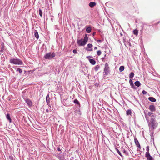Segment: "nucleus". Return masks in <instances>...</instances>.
<instances>
[{"mask_svg":"<svg viewBox=\"0 0 160 160\" xmlns=\"http://www.w3.org/2000/svg\"><path fill=\"white\" fill-rule=\"evenodd\" d=\"M152 113L151 112H148V116H150L151 115H152Z\"/></svg>","mask_w":160,"mask_h":160,"instance_id":"obj_36","label":"nucleus"},{"mask_svg":"<svg viewBox=\"0 0 160 160\" xmlns=\"http://www.w3.org/2000/svg\"><path fill=\"white\" fill-rule=\"evenodd\" d=\"M124 69V67L123 66H121L119 68V71L122 72L123 71Z\"/></svg>","mask_w":160,"mask_h":160,"instance_id":"obj_24","label":"nucleus"},{"mask_svg":"<svg viewBox=\"0 0 160 160\" xmlns=\"http://www.w3.org/2000/svg\"><path fill=\"white\" fill-rule=\"evenodd\" d=\"M92 45L91 44H88L87 45V47L86 48V49L87 51H91L92 50Z\"/></svg>","mask_w":160,"mask_h":160,"instance_id":"obj_8","label":"nucleus"},{"mask_svg":"<svg viewBox=\"0 0 160 160\" xmlns=\"http://www.w3.org/2000/svg\"><path fill=\"white\" fill-rule=\"evenodd\" d=\"M57 149L58 150L59 152H61V150H62V149H61L59 147H58Z\"/></svg>","mask_w":160,"mask_h":160,"instance_id":"obj_39","label":"nucleus"},{"mask_svg":"<svg viewBox=\"0 0 160 160\" xmlns=\"http://www.w3.org/2000/svg\"><path fill=\"white\" fill-rule=\"evenodd\" d=\"M134 142L136 146L140 144L138 140L136 138H134Z\"/></svg>","mask_w":160,"mask_h":160,"instance_id":"obj_25","label":"nucleus"},{"mask_svg":"<svg viewBox=\"0 0 160 160\" xmlns=\"http://www.w3.org/2000/svg\"><path fill=\"white\" fill-rule=\"evenodd\" d=\"M9 157L10 160H13V157L12 156H9Z\"/></svg>","mask_w":160,"mask_h":160,"instance_id":"obj_38","label":"nucleus"},{"mask_svg":"<svg viewBox=\"0 0 160 160\" xmlns=\"http://www.w3.org/2000/svg\"><path fill=\"white\" fill-rule=\"evenodd\" d=\"M11 63H13L14 64L18 65H22L23 64V62L22 61H10Z\"/></svg>","mask_w":160,"mask_h":160,"instance_id":"obj_5","label":"nucleus"},{"mask_svg":"<svg viewBox=\"0 0 160 160\" xmlns=\"http://www.w3.org/2000/svg\"><path fill=\"white\" fill-rule=\"evenodd\" d=\"M150 122L148 123L149 128H151L153 130L155 129L158 125L156 119L152 118L150 120Z\"/></svg>","mask_w":160,"mask_h":160,"instance_id":"obj_2","label":"nucleus"},{"mask_svg":"<svg viewBox=\"0 0 160 160\" xmlns=\"http://www.w3.org/2000/svg\"><path fill=\"white\" fill-rule=\"evenodd\" d=\"M46 112H49V110H48V109H47L46 110Z\"/></svg>","mask_w":160,"mask_h":160,"instance_id":"obj_43","label":"nucleus"},{"mask_svg":"<svg viewBox=\"0 0 160 160\" xmlns=\"http://www.w3.org/2000/svg\"><path fill=\"white\" fill-rule=\"evenodd\" d=\"M73 53H77V51L76 50H73Z\"/></svg>","mask_w":160,"mask_h":160,"instance_id":"obj_40","label":"nucleus"},{"mask_svg":"<svg viewBox=\"0 0 160 160\" xmlns=\"http://www.w3.org/2000/svg\"><path fill=\"white\" fill-rule=\"evenodd\" d=\"M145 156L147 158V160H154L153 158L150 155V153L145 154Z\"/></svg>","mask_w":160,"mask_h":160,"instance_id":"obj_7","label":"nucleus"},{"mask_svg":"<svg viewBox=\"0 0 160 160\" xmlns=\"http://www.w3.org/2000/svg\"><path fill=\"white\" fill-rule=\"evenodd\" d=\"M132 114L131 110L130 109L126 111V114L127 115H131Z\"/></svg>","mask_w":160,"mask_h":160,"instance_id":"obj_23","label":"nucleus"},{"mask_svg":"<svg viewBox=\"0 0 160 160\" xmlns=\"http://www.w3.org/2000/svg\"><path fill=\"white\" fill-rule=\"evenodd\" d=\"M151 139H153V141L154 140V138H151Z\"/></svg>","mask_w":160,"mask_h":160,"instance_id":"obj_51","label":"nucleus"},{"mask_svg":"<svg viewBox=\"0 0 160 160\" xmlns=\"http://www.w3.org/2000/svg\"><path fill=\"white\" fill-rule=\"evenodd\" d=\"M129 82L131 87L134 89H137V88H136L134 85L133 82L131 79L129 80Z\"/></svg>","mask_w":160,"mask_h":160,"instance_id":"obj_10","label":"nucleus"},{"mask_svg":"<svg viewBox=\"0 0 160 160\" xmlns=\"http://www.w3.org/2000/svg\"><path fill=\"white\" fill-rule=\"evenodd\" d=\"M143 62H144V61H142V63H143Z\"/></svg>","mask_w":160,"mask_h":160,"instance_id":"obj_50","label":"nucleus"},{"mask_svg":"<svg viewBox=\"0 0 160 160\" xmlns=\"http://www.w3.org/2000/svg\"><path fill=\"white\" fill-rule=\"evenodd\" d=\"M109 67L108 63H106L105 65V68H104V72L105 75L108 74L110 72L109 70Z\"/></svg>","mask_w":160,"mask_h":160,"instance_id":"obj_4","label":"nucleus"},{"mask_svg":"<svg viewBox=\"0 0 160 160\" xmlns=\"http://www.w3.org/2000/svg\"><path fill=\"white\" fill-rule=\"evenodd\" d=\"M6 117L7 119L9 120V122L11 123L12 122V120L11 118L10 114L9 113H8L6 115Z\"/></svg>","mask_w":160,"mask_h":160,"instance_id":"obj_14","label":"nucleus"},{"mask_svg":"<svg viewBox=\"0 0 160 160\" xmlns=\"http://www.w3.org/2000/svg\"><path fill=\"white\" fill-rule=\"evenodd\" d=\"M24 99L28 106L29 107H32V101L28 98H26Z\"/></svg>","mask_w":160,"mask_h":160,"instance_id":"obj_6","label":"nucleus"},{"mask_svg":"<svg viewBox=\"0 0 160 160\" xmlns=\"http://www.w3.org/2000/svg\"><path fill=\"white\" fill-rule=\"evenodd\" d=\"M148 100L152 102H155L156 101V99L153 97H149L148 98Z\"/></svg>","mask_w":160,"mask_h":160,"instance_id":"obj_15","label":"nucleus"},{"mask_svg":"<svg viewBox=\"0 0 160 160\" xmlns=\"http://www.w3.org/2000/svg\"><path fill=\"white\" fill-rule=\"evenodd\" d=\"M151 117H153L154 116L153 115H151L150 116Z\"/></svg>","mask_w":160,"mask_h":160,"instance_id":"obj_48","label":"nucleus"},{"mask_svg":"<svg viewBox=\"0 0 160 160\" xmlns=\"http://www.w3.org/2000/svg\"><path fill=\"white\" fill-rule=\"evenodd\" d=\"M34 36L36 38L38 39L39 38V35L38 32L36 30H35L34 32Z\"/></svg>","mask_w":160,"mask_h":160,"instance_id":"obj_21","label":"nucleus"},{"mask_svg":"<svg viewBox=\"0 0 160 160\" xmlns=\"http://www.w3.org/2000/svg\"><path fill=\"white\" fill-rule=\"evenodd\" d=\"M134 84L135 86L138 87H139L141 85V84L139 81H137L134 82Z\"/></svg>","mask_w":160,"mask_h":160,"instance_id":"obj_20","label":"nucleus"},{"mask_svg":"<svg viewBox=\"0 0 160 160\" xmlns=\"http://www.w3.org/2000/svg\"><path fill=\"white\" fill-rule=\"evenodd\" d=\"M16 72H18L20 74H22V69L20 68H18L16 69Z\"/></svg>","mask_w":160,"mask_h":160,"instance_id":"obj_26","label":"nucleus"},{"mask_svg":"<svg viewBox=\"0 0 160 160\" xmlns=\"http://www.w3.org/2000/svg\"><path fill=\"white\" fill-rule=\"evenodd\" d=\"M75 112L76 113H77L78 114L81 115L82 114V112L81 111L80 109V107H79L78 108V109H77L75 111Z\"/></svg>","mask_w":160,"mask_h":160,"instance_id":"obj_17","label":"nucleus"},{"mask_svg":"<svg viewBox=\"0 0 160 160\" xmlns=\"http://www.w3.org/2000/svg\"><path fill=\"white\" fill-rule=\"evenodd\" d=\"M104 58H103V57H102V59H104Z\"/></svg>","mask_w":160,"mask_h":160,"instance_id":"obj_58","label":"nucleus"},{"mask_svg":"<svg viewBox=\"0 0 160 160\" xmlns=\"http://www.w3.org/2000/svg\"><path fill=\"white\" fill-rule=\"evenodd\" d=\"M121 151L123 153V154L125 155L128 156H129L128 152L125 149L122 148H121Z\"/></svg>","mask_w":160,"mask_h":160,"instance_id":"obj_9","label":"nucleus"},{"mask_svg":"<svg viewBox=\"0 0 160 160\" xmlns=\"http://www.w3.org/2000/svg\"><path fill=\"white\" fill-rule=\"evenodd\" d=\"M138 31L137 29H135L133 31V34L136 36L138 35Z\"/></svg>","mask_w":160,"mask_h":160,"instance_id":"obj_28","label":"nucleus"},{"mask_svg":"<svg viewBox=\"0 0 160 160\" xmlns=\"http://www.w3.org/2000/svg\"><path fill=\"white\" fill-rule=\"evenodd\" d=\"M146 118L147 119V120H148V119H147V118L146 117V116H145Z\"/></svg>","mask_w":160,"mask_h":160,"instance_id":"obj_52","label":"nucleus"},{"mask_svg":"<svg viewBox=\"0 0 160 160\" xmlns=\"http://www.w3.org/2000/svg\"><path fill=\"white\" fill-rule=\"evenodd\" d=\"M91 30V27H88L86 29V31L88 33L90 32Z\"/></svg>","mask_w":160,"mask_h":160,"instance_id":"obj_27","label":"nucleus"},{"mask_svg":"<svg viewBox=\"0 0 160 160\" xmlns=\"http://www.w3.org/2000/svg\"><path fill=\"white\" fill-rule=\"evenodd\" d=\"M115 149L116 150V151H117V152L118 153L120 156H121L122 157L123 156L122 155V154L121 153V152H120L119 151V150L117 149V148H115Z\"/></svg>","mask_w":160,"mask_h":160,"instance_id":"obj_29","label":"nucleus"},{"mask_svg":"<svg viewBox=\"0 0 160 160\" xmlns=\"http://www.w3.org/2000/svg\"><path fill=\"white\" fill-rule=\"evenodd\" d=\"M160 22V21L158 22V23H159Z\"/></svg>","mask_w":160,"mask_h":160,"instance_id":"obj_54","label":"nucleus"},{"mask_svg":"<svg viewBox=\"0 0 160 160\" xmlns=\"http://www.w3.org/2000/svg\"><path fill=\"white\" fill-rule=\"evenodd\" d=\"M95 86H97V87H98V85H95Z\"/></svg>","mask_w":160,"mask_h":160,"instance_id":"obj_56","label":"nucleus"},{"mask_svg":"<svg viewBox=\"0 0 160 160\" xmlns=\"http://www.w3.org/2000/svg\"><path fill=\"white\" fill-rule=\"evenodd\" d=\"M142 93L143 94H145L147 93V92L144 90H143L142 91Z\"/></svg>","mask_w":160,"mask_h":160,"instance_id":"obj_37","label":"nucleus"},{"mask_svg":"<svg viewBox=\"0 0 160 160\" xmlns=\"http://www.w3.org/2000/svg\"><path fill=\"white\" fill-rule=\"evenodd\" d=\"M1 48L0 50V52H4V50H5V46L4 43H2L1 44Z\"/></svg>","mask_w":160,"mask_h":160,"instance_id":"obj_16","label":"nucleus"},{"mask_svg":"<svg viewBox=\"0 0 160 160\" xmlns=\"http://www.w3.org/2000/svg\"><path fill=\"white\" fill-rule=\"evenodd\" d=\"M94 48L95 50H96V49H97V47H95Z\"/></svg>","mask_w":160,"mask_h":160,"instance_id":"obj_45","label":"nucleus"},{"mask_svg":"<svg viewBox=\"0 0 160 160\" xmlns=\"http://www.w3.org/2000/svg\"><path fill=\"white\" fill-rule=\"evenodd\" d=\"M149 146H147L146 147V151H147V152H146L145 154H147V153H149Z\"/></svg>","mask_w":160,"mask_h":160,"instance_id":"obj_32","label":"nucleus"},{"mask_svg":"<svg viewBox=\"0 0 160 160\" xmlns=\"http://www.w3.org/2000/svg\"><path fill=\"white\" fill-rule=\"evenodd\" d=\"M16 60H20L19 59H17Z\"/></svg>","mask_w":160,"mask_h":160,"instance_id":"obj_53","label":"nucleus"},{"mask_svg":"<svg viewBox=\"0 0 160 160\" xmlns=\"http://www.w3.org/2000/svg\"><path fill=\"white\" fill-rule=\"evenodd\" d=\"M134 73L133 72H131L130 73L129 75V78L130 79L132 78L134 76Z\"/></svg>","mask_w":160,"mask_h":160,"instance_id":"obj_22","label":"nucleus"},{"mask_svg":"<svg viewBox=\"0 0 160 160\" xmlns=\"http://www.w3.org/2000/svg\"><path fill=\"white\" fill-rule=\"evenodd\" d=\"M95 86H97V87H98V85H95Z\"/></svg>","mask_w":160,"mask_h":160,"instance_id":"obj_55","label":"nucleus"},{"mask_svg":"<svg viewBox=\"0 0 160 160\" xmlns=\"http://www.w3.org/2000/svg\"><path fill=\"white\" fill-rule=\"evenodd\" d=\"M55 56V54L54 52H50L46 53L44 57L46 59H51L54 57Z\"/></svg>","mask_w":160,"mask_h":160,"instance_id":"obj_3","label":"nucleus"},{"mask_svg":"<svg viewBox=\"0 0 160 160\" xmlns=\"http://www.w3.org/2000/svg\"><path fill=\"white\" fill-rule=\"evenodd\" d=\"M88 40V37L87 34H85L83 39L77 40V43L79 46H84L86 44Z\"/></svg>","mask_w":160,"mask_h":160,"instance_id":"obj_1","label":"nucleus"},{"mask_svg":"<svg viewBox=\"0 0 160 160\" xmlns=\"http://www.w3.org/2000/svg\"><path fill=\"white\" fill-rule=\"evenodd\" d=\"M39 13L41 17H42V11L40 9L39 10Z\"/></svg>","mask_w":160,"mask_h":160,"instance_id":"obj_34","label":"nucleus"},{"mask_svg":"<svg viewBox=\"0 0 160 160\" xmlns=\"http://www.w3.org/2000/svg\"><path fill=\"white\" fill-rule=\"evenodd\" d=\"M138 148H137V151H138V150H140V149H141V146H139V147H138Z\"/></svg>","mask_w":160,"mask_h":160,"instance_id":"obj_41","label":"nucleus"},{"mask_svg":"<svg viewBox=\"0 0 160 160\" xmlns=\"http://www.w3.org/2000/svg\"><path fill=\"white\" fill-rule=\"evenodd\" d=\"M136 146H137L138 147H139V146H140V144H138V145H136Z\"/></svg>","mask_w":160,"mask_h":160,"instance_id":"obj_44","label":"nucleus"},{"mask_svg":"<svg viewBox=\"0 0 160 160\" xmlns=\"http://www.w3.org/2000/svg\"><path fill=\"white\" fill-rule=\"evenodd\" d=\"M97 54L98 55H100L101 54V52L100 50L98 51L97 52Z\"/></svg>","mask_w":160,"mask_h":160,"instance_id":"obj_35","label":"nucleus"},{"mask_svg":"<svg viewBox=\"0 0 160 160\" xmlns=\"http://www.w3.org/2000/svg\"><path fill=\"white\" fill-rule=\"evenodd\" d=\"M95 86H97V87H98V85H95Z\"/></svg>","mask_w":160,"mask_h":160,"instance_id":"obj_57","label":"nucleus"},{"mask_svg":"<svg viewBox=\"0 0 160 160\" xmlns=\"http://www.w3.org/2000/svg\"><path fill=\"white\" fill-rule=\"evenodd\" d=\"M10 60H15L14 59H11Z\"/></svg>","mask_w":160,"mask_h":160,"instance_id":"obj_49","label":"nucleus"},{"mask_svg":"<svg viewBox=\"0 0 160 160\" xmlns=\"http://www.w3.org/2000/svg\"><path fill=\"white\" fill-rule=\"evenodd\" d=\"M73 102L74 103L78 105L79 108L80 107V104L78 101L77 99H75L73 101Z\"/></svg>","mask_w":160,"mask_h":160,"instance_id":"obj_19","label":"nucleus"},{"mask_svg":"<svg viewBox=\"0 0 160 160\" xmlns=\"http://www.w3.org/2000/svg\"><path fill=\"white\" fill-rule=\"evenodd\" d=\"M89 62L93 65L95 64L96 62V61H89Z\"/></svg>","mask_w":160,"mask_h":160,"instance_id":"obj_33","label":"nucleus"},{"mask_svg":"<svg viewBox=\"0 0 160 160\" xmlns=\"http://www.w3.org/2000/svg\"><path fill=\"white\" fill-rule=\"evenodd\" d=\"M56 157L59 160H64L65 158L63 155L62 154L60 155L58 154L56 156Z\"/></svg>","mask_w":160,"mask_h":160,"instance_id":"obj_11","label":"nucleus"},{"mask_svg":"<svg viewBox=\"0 0 160 160\" xmlns=\"http://www.w3.org/2000/svg\"><path fill=\"white\" fill-rule=\"evenodd\" d=\"M46 102L48 105L49 104L50 102V98L49 97V94H48L46 97Z\"/></svg>","mask_w":160,"mask_h":160,"instance_id":"obj_13","label":"nucleus"},{"mask_svg":"<svg viewBox=\"0 0 160 160\" xmlns=\"http://www.w3.org/2000/svg\"><path fill=\"white\" fill-rule=\"evenodd\" d=\"M98 41L99 42H101V41L100 40H98Z\"/></svg>","mask_w":160,"mask_h":160,"instance_id":"obj_46","label":"nucleus"},{"mask_svg":"<svg viewBox=\"0 0 160 160\" xmlns=\"http://www.w3.org/2000/svg\"><path fill=\"white\" fill-rule=\"evenodd\" d=\"M26 90H27V89H25V90H24L22 92V93H25L26 92Z\"/></svg>","mask_w":160,"mask_h":160,"instance_id":"obj_42","label":"nucleus"},{"mask_svg":"<svg viewBox=\"0 0 160 160\" xmlns=\"http://www.w3.org/2000/svg\"><path fill=\"white\" fill-rule=\"evenodd\" d=\"M149 109L152 112H154L155 110V107L153 105H151L149 106Z\"/></svg>","mask_w":160,"mask_h":160,"instance_id":"obj_12","label":"nucleus"},{"mask_svg":"<svg viewBox=\"0 0 160 160\" xmlns=\"http://www.w3.org/2000/svg\"><path fill=\"white\" fill-rule=\"evenodd\" d=\"M96 5V3L94 2H90L89 4V6L91 8L93 7Z\"/></svg>","mask_w":160,"mask_h":160,"instance_id":"obj_18","label":"nucleus"},{"mask_svg":"<svg viewBox=\"0 0 160 160\" xmlns=\"http://www.w3.org/2000/svg\"><path fill=\"white\" fill-rule=\"evenodd\" d=\"M100 68V67L98 65H96L94 68L95 70L96 71H97Z\"/></svg>","mask_w":160,"mask_h":160,"instance_id":"obj_31","label":"nucleus"},{"mask_svg":"<svg viewBox=\"0 0 160 160\" xmlns=\"http://www.w3.org/2000/svg\"><path fill=\"white\" fill-rule=\"evenodd\" d=\"M89 60H93V59H89Z\"/></svg>","mask_w":160,"mask_h":160,"instance_id":"obj_47","label":"nucleus"},{"mask_svg":"<svg viewBox=\"0 0 160 160\" xmlns=\"http://www.w3.org/2000/svg\"><path fill=\"white\" fill-rule=\"evenodd\" d=\"M34 70H30V71H24L25 72V73L26 72H27V73H28V74H30V73H32L34 71Z\"/></svg>","mask_w":160,"mask_h":160,"instance_id":"obj_30","label":"nucleus"}]
</instances>
